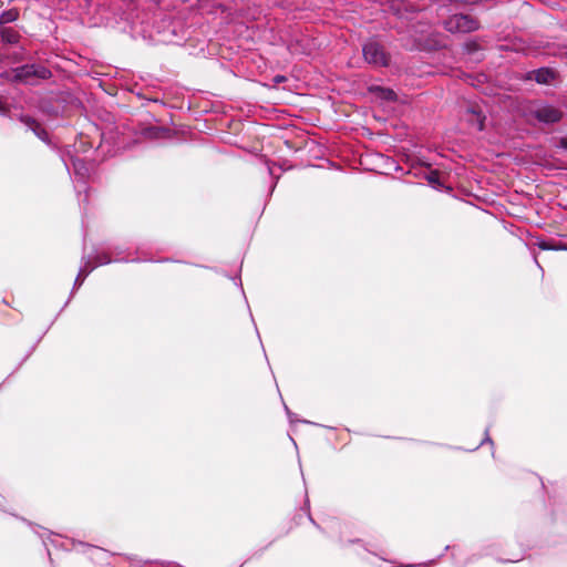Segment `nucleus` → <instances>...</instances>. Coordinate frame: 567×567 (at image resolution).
Wrapping results in <instances>:
<instances>
[{"label": "nucleus", "instance_id": "nucleus-38", "mask_svg": "<svg viewBox=\"0 0 567 567\" xmlns=\"http://www.w3.org/2000/svg\"><path fill=\"white\" fill-rule=\"evenodd\" d=\"M267 169L270 176H274V169L269 161L266 162Z\"/></svg>", "mask_w": 567, "mask_h": 567}, {"label": "nucleus", "instance_id": "nucleus-4", "mask_svg": "<svg viewBox=\"0 0 567 567\" xmlns=\"http://www.w3.org/2000/svg\"><path fill=\"white\" fill-rule=\"evenodd\" d=\"M443 28L451 33H470L480 29V22L470 14L455 13L443 21Z\"/></svg>", "mask_w": 567, "mask_h": 567}, {"label": "nucleus", "instance_id": "nucleus-42", "mask_svg": "<svg viewBox=\"0 0 567 567\" xmlns=\"http://www.w3.org/2000/svg\"><path fill=\"white\" fill-rule=\"evenodd\" d=\"M330 525H331V527H334V526H339V525H340V523H339V520H337V519H331V520H330Z\"/></svg>", "mask_w": 567, "mask_h": 567}, {"label": "nucleus", "instance_id": "nucleus-32", "mask_svg": "<svg viewBox=\"0 0 567 567\" xmlns=\"http://www.w3.org/2000/svg\"><path fill=\"white\" fill-rule=\"evenodd\" d=\"M555 146L567 152V134L565 136L559 137Z\"/></svg>", "mask_w": 567, "mask_h": 567}, {"label": "nucleus", "instance_id": "nucleus-11", "mask_svg": "<svg viewBox=\"0 0 567 567\" xmlns=\"http://www.w3.org/2000/svg\"><path fill=\"white\" fill-rule=\"evenodd\" d=\"M82 260H83V265L79 269L78 276L73 284L72 291L70 293V297L66 300V302L64 303L62 309H64L69 305L71 298L73 297L74 291L83 285L85 278L95 269V265H92L91 257L83 256Z\"/></svg>", "mask_w": 567, "mask_h": 567}, {"label": "nucleus", "instance_id": "nucleus-3", "mask_svg": "<svg viewBox=\"0 0 567 567\" xmlns=\"http://www.w3.org/2000/svg\"><path fill=\"white\" fill-rule=\"evenodd\" d=\"M60 157H61V161L63 162L69 174H70V165L68 163V158L71 161L73 174L76 178L75 190L79 196L82 193V190L85 192V196H84L83 200H81V199H79V200L87 203V194H86V190H87L86 177L89 176L87 164L85 163L84 159L73 156L70 151L61 152Z\"/></svg>", "mask_w": 567, "mask_h": 567}, {"label": "nucleus", "instance_id": "nucleus-17", "mask_svg": "<svg viewBox=\"0 0 567 567\" xmlns=\"http://www.w3.org/2000/svg\"><path fill=\"white\" fill-rule=\"evenodd\" d=\"M19 33L10 27H0V41L4 44H17L19 42Z\"/></svg>", "mask_w": 567, "mask_h": 567}, {"label": "nucleus", "instance_id": "nucleus-14", "mask_svg": "<svg viewBox=\"0 0 567 567\" xmlns=\"http://www.w3.org/2000/svg\"><path fill=\"white\" fill-rule=\"evenodd\" d=\"M368 91L369 93L385 102H395L398 100L395 91L391 87L372 84L368 87Z\"/></svg>", "mask_w": 567, "mask_h": 567}, {"label": "nucleus", "instance_id": "nucleus-7", "mask_svg": "<svg viewBox=\"0 0 567 567\" xmlns=\"http://www.w3.org/2000/svg\"><path fill=\"white\" fill-rule=\"evenodd\" d=\"M560 78L559 72L551 66H540L526 73V81H535L539 85H551Z\"/></svg>", "mask_w": 567, "mask_h": 567}, {"label": "nucleus", "instance_id": "nucleus-19", "mask_svg": "<svg viewBox=\"0 0 567 567\" xmlns=\"http://www.w3.org/2000/svg\"><path fill=\"white\" fill-rule=\"evenodd\" d=\"M301 511L306 514L308 520L319 530L321 532L322 534H327L328 536L329 533L326 530L324 527H322L319 523H317V520L312 517L311 513H310V501L308 498V496H306V499H305V503L301 507Z\"/></svg>", "mask_w": 567, "mask_h": 567}, {"label": "nucleus", "instance_id": "nucleus-41", "mask_svg": "<svg viewBox=\"0 0 567 567\" xmlns=\"http://www.w3.org/2000/svg\"><path fill=\"white\" fill-rule=\"evenodd\" d=\"M301 518H302V515L301 514H298L296 517H295V522L297 525H300L301 523Z\"/></svg>", "mask_w": 567, "mask_h": 567}, {"label": "nucleus", "instance_id": "nucleus-37", "mask_svg": "<svg viewBox=\"0 0 567 567\" xmlns=\"http://www.w3.org/2000/svg\"><path fill=\"white\" fill-rule=\"evenodd\" d=\"M546 3L549 4L550 9L561 8L560 2L553 1V2H546Z\"/></svg>", "mask_w": 567, "mask_h": 567}, {"label": "nucleus", "instance_id": "nucleus-15", "mask_svg": "<svg viewBox=\"0 0 567 567\" xmlns=\"http://www.w3.org/2000/svg\"><path fill=\"white\" fill-rule=\"evenodd\" d=\"M128 261H132V262H138L140 259L136 258V259H126V258H111L110 254L107 251H102V252H96L95 257H94V262H92V265H95V268L97 266H104V265H109L111 262H128Z\"/></svg>", "mask_w": 567, "mask_h": 567}, {"label": "nucleus", "instance_id": "nucleus-20", "mask_svg": "<svg viewBox=\"0 0 567 567\" xmlns=\"http://www.w3.org/2000/svg\"><path fill=\"white\" fill-rule=\"evenodd\" d=\"M19 17V11L17 9L4 10L0 14V24H7L16 21Z\"/></svg>", "mask_w": 567, "mask_h": 567}, {"label": "nucleus", "instance_id": "nucleus-8", "mask_svg": "<svg viewBox=\"0 0 567 567\" xmlns=\"http://www.w3.org/2000/svg\"><path fill=\"white\" fill-rule=\"evenodd\" d=\"M71 545L79 546L81 548L80 551L86 554L89 558L96 564H109V558L114 556L113 553L104 548L84 542L72 539Z\"/></svg>", "mask_w": 567, "mask_h": 567}, {"label": "nucleus", "instance_id": "nucleus-1", "mask_svg": "<svg viewBox=\"0 0 567 567\" xmlns=\"http://www.w3.org/2000/svg\"><path fill=\"white\" fill-rule=\"evenodd\" d=\"M87 8L94 9L95 23L128 34L133 40H141L146 44L186 45L190 49L205 50V41H197L192 37V30L184 18L175 12L162 10L152 11L140 6V2H85Z\"/></svg>", "mask_w": 567, "mask_h": 567}, {"label": "nucleus", "instance_id": "nucleus-36", "mask_svg": "<svg viewBox=\"0 0 567 567\" xmlns=\"http://www.w3.org/2000/svg\"><path fill=\"white\" fill-rule=\"evenodd\" d=\"M231 279L235 281L236 285H238L240 287L241 291L244 292L243 282H241L240 277L236 276V277H233Z\"/></svg>", "mask_w": 567, "mask_h": 567}, {"label": "nucleus", "instance_id": "nucleus-25", "mask_svg": "<svg viewBox=\"0 0 567 567\" xmlns=\"http://www.w3.org/2000/svg\"><path fill=\"white\" fill-rule=\"evenodd\" d=\"M431 169V167L429 166H420V167H413L409 174H412L414 177L416 178H421V179H424V176L422 175H427L425 172H429Z\"/></svg>", "mask_w": 567, "mask_h": 567}, {"label": "nucleus", "instance_id": "nucleus-22", "mask_svg": "<svg viewBox=\"0 0 567 567\" xmlns=\"http://www.w3.org/2000/svg\"><path fill=\"white\" fill-rule=\"evenodd\" d=\"M31 132L45 144H51L48 131L40 123L35 127H31Z\"/></svg>", "mask_w": 567, "mask_h": 567}, {"label": "nucleus", "instance_id": "nucleus-45", "mask_svg": "<svg viewBox=\"0 0 567 567\" xmlns=\"http://www.w3.org/2000/svg\"><path fill=\"white\" fill-rule=\"evenodd\" d=\"M47 553H48V556H49L50 560L52 561L51 553H50V550L48 548H47Z\"/></svg>", "mask_w": 567, "mask_h": 567}, {"label": "nucleus", "instance_id": "nucleus-39", "mask_svg": "<svg viewBox=\"0 0 567 567\" xmlns=\"http://www.w3.org/2000/svg\"><path fill=\"white\" fill-rule=\"evenodd\" d=\"M219 8H220L223 11H226V10H229V9H230V7H229L227 3H225V2H219Z\"/></svg>", "mask_w": 567, "mask_h": 567}, {"label": "nucleus", "instance_id": "nucleus-24", "mask_svg": "<svg viewBox=\"0 0 567 567\" xmlns=\"http://www.w3.org/2000/svg\"><path fill=\"white\" fill-rule=\"evenodd\" d=\"M291 45L300 47V52L305 54H309L312 49L309 39H296L295 42L291 43Z\"/></svg>", "mask_w": 567, "mask_h": 567}, {"label": "nucleus", "instance_id": "nucleus-44", "mask_svg": "<svg viewBox=\"0 0 567 567\" xmlns=\"http://www.w3.org/2000/svg\"><path fill=\"white\" fill-rule=\"evenodd\" d=\"M161 261H162V262H165V261H172V259H169V258H164V259H162Z\"/></svg>", "mask_w": 567, "mask_h": 567}, {"label": "nucleus", "instance_id": "nucleus-40", "mask_svg": "<svg viewBox=\"0 0 567 567\" xmlns=\"http://www.w3.org/2000/svg\"><path fill=\"white\" fill-rule=\"evenodd\" d=\"M282 7V9H290V6L293 4L295 2H279Z\"/></svg>", "mask_w": 567, "mask_h": 567}, {"label": "nucleus", "instance_id": "nucleus-9", "mask_svg": "<svg viewBox=\"0 0 567 567\" xmlns=\"http://www.w3.org/2000/svg\"><path fill=\"white\" fill-rule=\"evenodd\" d=\"M25 522V524L32 528L33 533L35 535H38L41 539H42V543L43 545L47 547L48 545V542H50V544L54 547V548H58V549H62V550H71L73 548H75L76 546H73L72 547H69L65 543H62V542H59L56 540L55 538H53V536H55V534L51 530H48L43 527H41L40 525H37L28 519H23Z\"/></svg>", "mask_w": 567, "mask_h": 567}, {"label": "nucleus", "instance_id": "nucleus-10", "mask_svg": "<svg viewBox=\"0 0 567 567\" xmlns=\"http://www.w3.org/2000/svg\"><path fill=\"white\" fill-rule=\"evenodd\" d=\"M496 553V544L493 542H488L482 545L478 553L472 554L466 560L460 561L455 558V554H452V558L454 559L455 567H466L468 564L475 563L484 556H493Z\"/></svg>", "mask_w": 567, "mask_h": 567}, {"label": "nucleus", "instance_id": "nucleus-6", "mask_svg": "<svg viewBox=\"0 0 567 567\" xmlns=\"http://www.w3.org/2000/svg\"><path fill=\"white\" fill-rule=\"evenodd\" d=\"M530 115L544 125H554L563 120L564 112L548 102H542L530 111Z\"/></svg>", "mask_w": 567, "mask_h": 567}, {"label": "nucleus", "instance_id": "nucleus-13", "mask_svg": "<svg viewBox=\"0 0 567 567\" xmlns=\"http://www.w3.org/2000/svg\"><path fill=\"white\" fill-rule=\"evenodd\" d=\"M427 175H423L427 184L435 190L450 193L453 190L451 186L445 185L440 176V172L436 169H430L425 172Z\"/></svg>", "mask_w": 567, "mask_h": 567}, {"label": "nucleus", "instance_id": "nucleus-33", "mask_svg": "<svg viewBox=\"0 0 567 567\" xmlns=\"http://www.w3.org/2000/svg\"><path fill=\"white\" fill-rule=\"evenodd\" d=\"M522 559V557L519 555L515 556V557H511V558H497L498 561H502V563H515V561H519Z\"/></svg>", "mask_w": 567, "mask_h": 567}, {"label": "nucleus", "instance_id": "nucleus-26", "mask_svg": "<svg viewBox=\"0 0 567 567\" xmlns=\"http://www.w3.org/2000/svg\"><path fill=\"white\" fill-rule=\"evenodd\" d=\"M480 49L478 43L475 40H468L464 43V50L467 53H474Z\"/></svg>", "mask_w": 567, "mask_h": 567}, {"label": "nucleus", "instance_id": "nucleus-46", "mask_svg": "<svg viewBox=\"0 0 567 567\" xmlns=\"http://www.w3.org/2000/svg\"><path fill=\"white\" fill-rule=\"evenodd\" d=\"M16 518H19L21 519L23 523H25L23 519H25L24 517H19V515H16Z\"/></svg>", "mask_w": 567, "mask_h": 567}, {"label": "nucleus", "instance_id": "nucleus-47", "mask_svg": "<svg viewBox=\"0 0 567 567\" xmlns=\"http://www.w3.org/2000/svg\"><path fill=\"white\" fill-rule=\"evenodd\" d=\"M450 548H451V546H449V545H447V546H445L444 550L446 551V550H449Z\"/></svg>", "mask_w": 567, "mask_h": 567}, {"label": "nucleus", "instance_id": "nucleus-28", "mask_svg": "<svg viewBox=\"0 0 567 567\" xmlns=\"http://www.w3.org/2000/svg\"><path fill=\"white\" fill-rule=\"evenodd\" d=\"M10 106L4 102V100L0 96V115L4 117H10Z\"/></svg>", "mask_w": 567, "mask_h": 567}, {"label": "nucleus", "instance_id": "nucleus-31", "mask_svg": "<svg viewBox=\"0 0 567 567\" xmlns=\"http://www.w3.org/2000/svg\"><path fill=\"white\" fill-rule=\"evenodd\" d=\"M287 81V76L282 74H277L272 78V86L276 87L277 85L284 83Z\"/></svg>", "mask_w": 567, "mask_h": 567}, {"label": "nucleus", "instance_id": "nucleus-35", "mask_svg": "<svg viewBox=\"0 0 567 567\" xmlns=\"http://www.w3.org/2000/svg\"><path fill=\"white\" fill-rule=\"evenodd\" d=\"M110 250L114 251L116 255H121V254L124 252L125 249L120 247V246H115V247H112V248L110 247Z\"/></svg>", "mask_w": 567, "mask_h": 567}, {"label": "nucleus", "instance_id": "nucleus-5", "mask_svg": "<svg viewBox=\"0 0 567 567\" xmlns=\"http://www.w3.org/2000/svg\"><path fill=\"white\" fill-rule=\"evenodd\" d=\"M364 61L375 68H386L390 65L391 56L384 50L382 44L370 40L362 45Z\"/></svg>", "mask_w": 567, "mask_h": 567}, {"label": "nucleus", "instance_id": "nucleus-29", "mask_svg": "<svg viewBox=\"0 0 567 567\" xmlns=\"http://www.w3.org/2000/svg\"><path fill=\"white\" fill-rule=\"evenodd\" d=\"M484 444H491V445H494V442L493 440L491 439L489 436V433H488V429L485 430V436L484 439L482 440V442L480 443V445H477L476 447L472 449V450H468L470 452L472 451H476L480 446L484 445Z\"/></svg>", "mask_w": 567, "mask_h": 567}, {"label": "nucleus", "instance_id": "nucleus-34", "mask_svg": "<svg viewBox=\"0 0 567 567\" xmlns=\"http://www.w3.org/2000/svg\"><path fill=\"white\" fill-rule=\"evenodd\" d=\"M279 177H280V176H275V177H272V183H271V186H270V189H269V195H271V194L274 193V190H275V188H276V185H277V183H278V181H279Z\"/></svg>", "mask_w": 567, "mask_h": 567}, {"label": "nucleus", "instance_id": "nucleus-23", "mask_svg": "<svg viewBox=\"0 0 567 567\" xmlns=\"http://www.w3.org/2000/svg\"><path fill=\"white\" fill-rule=\"evenodd\" d=\"M18 120L28 128L31 131V127H35L39 122L31 115L21 113L18 116Z\"/></svg>", "mask_w": 567, "mask_h": 567}, {"label": "nucleus", "instance_id": "nucleus-18", "mask_svg": "<svg viewBox=\"0 0 567 567\" xmlns=\"http://www.w3.org/2000/svg\"><path fill=\"white\" fill-rule=\"evenodd\" d=\"M167 132L168 130L162 126H147L143 130V135L150 140H158Z\"/></svg>", "mask_w": 567, "mask_h": 567}, {"label": "nucleus", "instance_id": "nucleus-2", "mask_svg": "<svg viewBox=\"0 0 567 567\" xmlns=\"http://www.w3.org/2000/svg\"><path fill=\"white\" fill-rule=\"evenodd\" d=\"M1 79L11 83H22L33 85L38 80H48L52 72L40 63H25L1 72Z\"/></svg>", "mask_w": 567, "mask_h": 567}, {"label": "nucleus", "instance_id": "nucleus-27", "mask_svg": "<svg viewBox=\"0 0 567 567\" xmlns=\"http://www.w3.org/2000/svg\"><path fill=\"white\" fill-rule=\"evenodd\" d=\"M537 247L542 250H557L558 248H555L554 246H551L550 241L547 240V239H539L537 241Z\"/></svg>", "mask_w": 567, "mask_h": 567}, {"label": "nucleus", "instance_id": "nucleus-30", "mask_svg": "<svg viewBox=\"0 0 567 567\" xmlns=\"http://www.w3.org/2000/svg\"><path fill=\"white\" fill-rule=\"evenodd\" d=\"M285 411H286V414H287L290 423H295V422H305V423H307V421H305V420H299L297 417V415L295 413H292L286 404H285Z\"/></svg>", "mask_w": 567, "mask_h": 567}, {"label": "nucleus", "instance_id": "nucleus-43", "mask_svg": "<svg viewBox=\"0 0 567 567\" xmlns=\"http://www.w3.org/2000/svg\"><path fill=\"white\" fill-rule=\"evenodd\" d=\"M164 567H184V566H182V565H179V564L174 563V564H167V565H166V566H164Z\"/></svg>", "mask_w": 567, "mask_h": 567}, {"label": "nucleus", "instance_id": "nucleus-12", "mask_svg": "<svg viewBox=\"0 0 567 567\" xmlns=\"http://www.w3.org/2000/svg\"><path fill=\"white\" fill-rule=\"evenodd\" d=\"M391 4V9L400 19L411 20L409 14H414L421 11L423 8L414 6V2H389Z\"/></svg>", "mask_w": 567, "mask_h": 567}, {"label": "nucleus", "instance_id": "nucleus-16", "mask_svg": "<svg viewBox=\"0 0 567 567\" xmlns=\"http://www.w3.org/2000/svg\"><path fill=\"white\" fill-rule=\"evenodd\" d=\"M466 112L474 116L473 120H468V123L472 126L476 127L477 131H480V132L484 131L486 116L484 115L482 110H480L476 106H470V107H467Z\"/></svg>", "mask_w": 567, "mask_h": 567}, {"label": "nucleus", "instance_id": "nucleus-21", "mask_svg": "<svg viewBox=\"0 0 567 567\" xmlns=\"http://www.w3.org/2000/svg\"><path fill=\"white\" fill-rule=\"evenodd\" d=\"M338 543L340 545V547L342 548H346L350 545H360L362 547V549L367 553H371V554H374L373 551H371L364 544L361 539L359 538H354V539H344L342 536H339L338 537Z\"/></svg>", "mask_w": 567, "mask_h": 567}]
</instances>
